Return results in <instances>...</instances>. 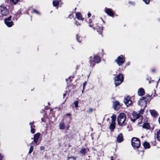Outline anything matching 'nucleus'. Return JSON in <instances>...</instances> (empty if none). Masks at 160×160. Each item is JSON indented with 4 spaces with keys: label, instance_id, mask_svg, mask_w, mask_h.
Masks as SVG:
<instances>
[{
    "label": "nucleus",
    "instance_id": "obj_19",
    "mask_svg": "<svg viewBox=\"0 0 160 160\" xmlns=\"http://www.w3.org/2000/svg\"><path fill=\"white\" fill-rule=\"evenodd\" d=\"M149 111L150 112V113L151 115L154 117H156L157 115V112H156L154 110H149Z\"/></svg>",
    "mask_w": 160,
    "mask_h": 160
},
{
    "label": "nucleus",
    "instance_id": "obj_46",
    "mask_svg": "<svg viewBox=\"0 0 160 160\" xmlns=\"http://www.w3.org/2000/svg\"><path fill=\"white\" fill-rule=\"evenodd\" d=\"M67 116H70L71 115V114L69 113H68L67 114Z\"/></svg>",
    "mask_w": 160,
    "mask_h": 160
},
{
    "label": "nucleus",
    "instance_id": "obj_24",
    "mask_svg": "<svg viewBox=\"0 0 160 160\" xmlns=\"http://www.w3.org/2000/svg\"><path fill=\"white\" fill-rule=\"evenodd\" d=\"M76 37L77 41L79 42H81L82 40V37L78 35H77Z\"/></svg>",
    "mask_w": 160,
    "mask_h": 160
},
{
    "label": "nucleus",
    "instance_id": "obj_31",
    "mask_svg": "<svg viewBox=\"0 0 160 160\" xmlns=\"http://www.w3.org/2000/svg\"><path fill=\"white\" fill-rule=\"evenodd\" d=\"M34 122H31L29 123V125L30 126L31 128H35V125H34Z\"/></svg>",
    "mask_w": 160,
    "mask_h": 160
},
{
    "label": "nucleus",
    "instance_id": "obj_43",
    "mask_svg": "<svg viewBox=\"0 0 160 160\" xmlns=\"http://www.w3.org/2000/svg\"><path fill=\"white\" fill-rule=\"evenodd\" d=\"M70 77H68V79H66V81H67L68 80H70V82H71V80H70Z\"/></svg>",
    "mask_w": 160,
    "mask_h": 160
},
{
    "label": "nucleus",
    "instance_id": "obj_35",
    "mask_svg": "<svg viewBox=\"0 0 160 160\" xmlns=\"http://www.w3.org/2000/svg\"><path fill=\"white\" fill-rule=\"evenodd\" d=\"M31 133H34L35 132V128H31Z\"/></svg>",
    "mask_w": 160,
    "mask_h": 160
},
{
    "label": "nucleus",
    "instance_id": "obj_13",
    "mask_svg": "<svg viewBox=\"0 0 160 160\" xmlns=\"http://www.w3.org/2000/svg\"><path fill=\"white\" fill-rule=\"evenodd\" d=\"M105 12L109 16L113 17L114 13L112 9L105 8Z\"/></svg>",
    "mask_w": 160,
    "mask_h": 160
},
{
    "label": "nucleus",
    "instance_id": "obj_41",
    "mask_svg": "<svg viewBox=\"0 0 160 160\" xmlns=\"http://www.w3.org/2000/svg\"><path fill=\"white\" fill-rule=\"evenodd\" d=\"M130 64V62H128L126 63V66H129Z\"/></svg>",
    "mask_w": 160,
    "mask_h": 160
},
{
    "label": "nucleus",
    "instance_id": "obj_34",
    "mask_svg": "<svg viewBox=\"0 0 160 160\" xmlns=\"http://www.w3.org/2000/svg\"><path fill=\"white\" fill-rule=\"evenodd\" d=\"M89 26L91 27H92L93 25V24L92 23L91 20H89Z\"/></svg>",
    "mask_w": 160,
    "mask_h": 160
},
{
    "label": "nucleus",
    "instance_id": "obj_27",
    "mask_svg": "<svg viewBox=\"0 0 160 160\" xmlns=\"http://www.w3.org/2000/svg\"><path fill=\"white\" fill-rule=\"evenodd\" d=\"M156 136L158 140L160 142V130L157 132Z\"/></svg>",
    "mask_w": 160,
    "mask_h": 160
},
{
    "label": "nucleus",
    "instance_id": "obj_37",
    "mask_svg": "<svg viewBox=\"0 0 160 160\" xmlns=\"http://www.w3.org/2000/svg\"><path fill=\"white\" fill-rule=\"evenodd\" d=\"M87 84V82H84L83 84V89H84L86 85V84Z\"/></svg>",
    "mask_w": 160,
    "mask_h": 160
},
{
    "label": "nucleus",
    "instance_id": "obj_3",
    "mask_svg": "<svg viewBox=\"0 0 160 160\" xmlns=\"http://www.w3.org/2000/svg\"><path fill=\"white\" fill-rule=\"evenodd\" d=\"M126 116L124 113H121L118 116V124L120 126L123 125L126 120Z\"/></svg>",
    "mask_w": 160,
    "mask_h": 160
},
{
    "label": "nucleus",
    "instance_id": "obj_29",
    "mask_svg": "<svg viewBox=\"0 0 160 160\" xmlns=\"http://www.w3.org/2000/svg\"><path fill=\"white\" fill-rule=\"evenodd\" d=\"M10 2L13 4H16L18 2L19 0H10Z\"/></svg>",
    "mask_w": 160,
    "mask_h": 160
},
{
    "label": "nucleus",
    "instance_id": "obj_1",
    "mask_svg": "<svg viewBox=\"0 0 160 160\" xmlns=\"http://www.w3.org/2000/svg\"><path fill=\"white\" fill-rule=\"evenodd\" d=\"M150 100V97L149 95L146 96V97H142L139 100H138V104L139 105L142 106V104H141V102L143 103V108L141 109L139 111V114H142L144 112V109L147 107V102Z\"/></svg>",
    "mask_w": 160,
    "mask_h": 160
},
{
    "label": "nucleus",
    "instance_id": "obj_39",
    "mask_svg": "<svg viewBox=\"0 0 160 160\" xmlns=\"http://www.w3.org/2000/svg\"><path fill=\"white\" fill-rule=\"evenodd\" d=\"M156 71V69L155 68H152L151 69V72L152 73H154Z\"/></svg>",
    "mask_w": 160,
    "mask_h": 160
},
{
    "label": "nucleus",
    "instance_id": "obj_45",
    "mask_svg": "<svg viewBox=\"0 0 160 160\" xmlns=\"http://www.w3.org/2000/svg\"><path fill=\"white\" fill-rule=\"evenodd\" d=\"M44 147H40V150H43L44 149Z\"/></svg>",
    "mask_w": 160,
    "mask_h": 160
},
{
    "label": "nucleus",
    "instance_id": "obj_40",
    "mask_svg": "<svg viewBox=\"0 0 160 160\" xmlns=\"http://www.w3.org/2000/svg\"><path fill=\"white\" fill-rule=\"evenodd\" d=\"M92 110H93V109L92 108H90L89 109L88 111V112H92Z\"/></svg>",
    "mask_w": 160,
    "mask_h": 160
},
{
    "label": "nucleus",
    "instance_id": "obj_5",
    "mask_svg": "<svg viewBox=\"0 0 160 160\" xmlns=\"http://www.w3.org/2000/svg\"><path fill=\"white\" fill-rule=\"evenodd\" d=\"M131 144L134 148H138L140 145V141L138 138L133 137L131 140Z\"/></svg>",
    "mask_w": 160,
    "mask_h": 160
},
{
    "label": "nucleus",
    "instance_id": "obj_2",
    "mask_svg": "<svg viewBox=\"0 0 160 160\" xmlns=\"http://www.w3.org/2000/svg\"><path fill=\"white\" fill-rule=\"evenodd\" d=\"M9 12V10L6 7L2 5L0 6V19L2 18V17L7 15Z\"/></svg>",
    "mask_w": 160,
    "mask_h": 160
},
{
    "label": "nucleus",
    "instance_id": "obj_52",
    "mask_svg": "<svg viewBox=\"0 0 160 160\" xmlns=\"http://www.w3.org/2000/svg\"><path fill=\"white\" fill-rule=\"evenodd\" d=\"M70 158H71V157H68V159H70Z\"/></svg>",
    "mask_w": 160,
    "mask_h": 160
},
{
    "label": "nucleus",
    "instance_id": "obj_44",
    "mask_svg": "<svg viewBox=\"0 0 160 160\" xmlns=\"http://www.w3.org/2000/svg\"><path fill=\"white\" fill-rule=\"evenodd\" d=\"M71 158H72V159H73L74 160H75L76 159V157H71Z\"/></svg>",
    "mask_w": 160,
    "mask_h": 160
},
{
    "label": "nucleus",
    "instance_id": "obj_10",
    "mask_svg": "<svg viewBox=\"0 0 160 160\" xmlns=\"http://www.w3.org/2000/svg\"><path fill=\"white\" fill-rule=\"evenodd\" d=\"M132 118H130L131 121L134 122L136 120L139 119L141 115L138 114L136 112H133L132 113Z\"/></svg>",
    "mask_w": 160,
    "mask_h": 160
},
{
    "label": "nucleus",
    "instance_id": "obj_55",
    "mask_svg": "<svg viewBox=\"0 0 160 160\" xmlns=\"http://www.w3.org/2000/svg\"><path fill=\"white\" fill-rule=\"evenodd\" d=\"M48 104L49 105H50V103H49V102H48Z\"/></svg>",
    "mask_w": 160,
    "mask_h": 160
},
{
    "label": "nucleus",
    "instance_id": "obj_8",
    "mask_svg": "<svg viewBox=\"0 0 160 160\" xmlns=\"http://www.w3.org/2000/svg\"><path fill=\"white\" fill-rule=\"evenodd\" d=\"M40 136V134L39 133H38L35 134L34 136L33 137V142L34 143H33V142H32L30 144H33L35 146L38 145L40 143V142H38V140Z\"/></svg>",
    "mask_w": 160,
    "mask_h": 160
},
{
    "label": "nucleus",
    "instance_id": "obj_33",
    "mask_svg": "<svg viewBox=\"0 0 160 160\" xmlns=\"http://www.w3.org/2000/svg\"><path fill=\"white\" fill-rule=\"evenodd\" d=\"M32 13H36V14L39 15L40 13L35 9H33L32 12Z\"/></svg>",
    "mask_w": 160,
    "mask_h": 160
},
{
    "label": "nucleus",
    "instance_id": "obj_28",
    "mask_svg": "<svg viewBox=\"0 0 160 160\" xmlns=\"http://www.w3.org/2000/svg\"><path fill=\"white\" fill-rule=\"evenodd\" d=\"M59 4V2L57 0H54L53 2V5L54 7H57Z\"/></svg>",
    "mask_w": 160,
    "mask_h": 160
},
{
    "label": "nucleus",
    "instance_id": "obj_15",
    "mask_svg": "<svg viewBox=\"0 0 160 160\" xmlns=\"http://www.w3.org/2000/svg\"><path fill=\"white\" fill-rule=\"evenodd\" d=\"M145 93L144 90L143 88H140L138 90V94L140 96H142L144 95Z\"/></svg>",
    "mask_w": 160,
    "mask_h": 160
},
{
    "label": "nucleus",
    "instance_id": "obj_47",
    "mask_svg": "<svg viewBox=\"0 0 160 160\" xmlns=\"http://www.w3.org/2000/svg\"><path fill=\"white\" fill-rule=\"evenodd\" d=\"M2 158V155L1 154H0V160H1V159Z\"/></svg>",
    "mask_w": 160,
    "mask_h": 160
},
{
    "label": "nucleus",
    "instance_id": "obj_14",
    "mask_svg": "<svg viewBox=\"0 0 160 160\" xmlns=\"http://www.w3.org/2000/svg\"><path fill=\"white\" fill-rule=\"evenodd\" d=\"M123 141V137L122 133H120L118 136L117 138V142L120 143Z\"/></svg>",
    "mask_w": 160,
    "mask_h": 160
},
{
    "label": "nucleus",
    "instance_id": "obj_17",
    "mask_svg": "<svg viewBox=\"0 0 160 160\" xmlns=\"http://www.w3.org/2000/svg\"><path fill=\"white\" fill-rule=\"evenodd\" d=\"M143 145L145 149L149 148L150 147L149 143L147 142H144L143 144Z\"/></svg>",
    "mask_w": 160,
    "mask_h": 160
},
{
    "label": "nucleus",
    "instance_id": "obj_26",
    "mask_svg": "<svg viewBox=\"0 0 160 160\" xmlns=\"http://www.w3.org/2000/svg\"><path fill=\"white\" fill-rule=\"evenodd\" d=\"M142 127L143 128L148 129H149V126L148 123H145L143 125Z\"/></svg>",
    "mask_w": 160,
    "mask_h": 160
},
{
    "label": "nucleus",
    "instance_id": "obj_4",
    "mask_svg": "<svg viewBox=\"0 0 160 160\" xmlns=\"http://www.w3.org/2000/svg\"><path fill=\"white\" fill-rule=\"evenodd\" d=\"M123 77L122 74H119L114 78V83L115 86L120 85L123 81Z\"/></svg>",
    "mask_w": 160,
    "mask_h": 160
},
{
    "label": "nucleus",
    "instance_id": "obj_42",
    "mask_svg": "<svg viewBox=\"0 0 160 160\" xmlns=\"http://www.w3.org/2000/svg\"><path fill=\"white\" fill-rule=\"evenodd\" d=\"M91 14L90 13L88 12V18H89L91 16Z\"/></svg>",
    "mask_w": 160,
    "mask_h": 160
},
{
    "label": "nucleus",
    "instance_id": "obj_54",
    "mask_svg": "<svg viewBox=\"0 0 160 160\" xmlns=\"http://www.w3.org/2000/svg\"><path fill=\"white\" fill-rule=\"evenodd\" d=\"M92 57L91 56L90 57V59H91V58Z\"/></svg>",
    "mask_w": 160,
    "mask_h": 160
},
{
    "label": "nucleus",
    "instance_id": "obj_21",
    "mask_svg": "<svg viewBox=\"0 0 160 160\" xmlns=\"http://www.w3.org/2000/svg\"><path fill=\"white\" fill-rule=\"evenodd\" d=\"M87 150V149L86 148H83L81 150V151H80V153L83 155H84L86 153Z\"/></svg>",
    "mask_w": 160,
    "mask_h": 160
},
{
    "label": "nucleus",
    "instance_id": "obj_50",
    "mask_svg": "<svg viewBox=\"0 0 160 160\" xmlns=\"http://www.w3.org/2000/svg\"><path fill=\"white\" fill-rule=\"evenodd\" d=\"M141 104H142V106H141V107H143V103L142 102H141Z\"/></svg>",
    "mask_w": 160,
    "mask_h": 160
},
{
    "label": "nucleus",
    "instance_id": "obj_38",
    "mask_svg": "<svg viewBox=\"0 0 160 160\" xmlns=\"http://www.w3.org/2000/svg\"><path fill=\"white\" fill-rule=\"evenodd\" d=\"M74 24L75 25H77V26H78V25H79V26L80 25V24H79V23H78V22H77V21H76L75 22Z\"/></svg>",
    "mask_w": 160,
    "mask_h": 160
},
{
    "label": "nucleus",
    "instance_id": "obj_49",
    "mask_svg": "<svg viewBox=\"0 0 160 160\" xmlns=\"http://www.w3.org/2000/svg\"><path fill=\"white\" fill-rule=\"evenodd\" d=\"M110 160H113V157H111Z\"/></svg>",
    "mask_w": 160,
    "mask_h": 160
},
{
    "label": "nucleus",
    "instance_id": "obj_6",
    "mask_svg": "<svg viewBox=\"0 0 160 160\" xmlns=\"http://www.w3.org/2000/svg\"><path fill=\"white\" fill-rule=\"evenodd\" d=\"M115 62L119 66H122L125 62L124 56L122 55H121L115 60Z\"/></svg>",
    "mask_w": 160,
    "mask_h": 160
},
{
    "label": "nucleus",
    "instance_id": "obj_32",
    "mask_svg": "<svg viewBox=\"0 0 160 160\" xmlns=\"http://www.w3.org/2000/svg\"><path fill=\"white\" fill-rule=\"evenodd\" d=\"M78 102L77 101H76L74 102V104L76 108H77L78 107Z\"/></svg>",
    "mask_w": 160,
    "mask_h": 160
},
{
    "label": "nucleus",
    "instance_id": "obj_11",
    "mask_svg": "<svg viewBox=\"0 0 160 160\" xmlns=\"http://www.w3.org/2000/svg\"><path fill=\"white\" fill-rule=\"evenodd\" d=\"M124 102L127 107L130 106L132 103V101L129 96L125 97Z\"/></svg>",
    "mask_w": 160,
    "mask_h": 160
},
{
    "label": "nucleus",
    "instance_id": "obj_18",
    "mask_svg": "<svg viewBox=\"0 0 160 160\" xmlns=\"http://www.w3.org/2000/svg\"><path fill=\"white\" fill-rule=\"evenodd\" d=\"M65 128V126L63 122H61L59 124V128L61 129H64Z\"/></svg>",
    "mask_w": 160,
    "mask_h": 160
},
{
    "label": "nucleus",
    "instance_id": "obj_23",
    "mask_svg": "<svg viewBox=\"0 0 160 160\" xmlns=\"http://www.w3.org/2000/svg\"><path fill=\"white\" fill-rule=\"evenodd\" d=\"M96 29L97 30V32L101 34L102 30V26L100 27H97Z\"/></svg>",
    "mask_w": 160,
    "mask_h": 160
},
{
    "label": "nucleus",
    "instance_id": "obj_22",
    "mask_svg": "<svg viewBox=\"0 0 160 160\" xmlns=\"http://www.w3.org/2000/svg\"><path fill=\"white\" fill-rule=\"evenodd\" d=\"M116 118V115L115 114H113L112 116V122L113 123L114 122H115Z\"/></svg>",
    "mask_w": 160,
    "mask_h": 160
},
{
    "label": "nucleus",
    "instance_id": "obj_51",
    "mask_svg": "<svg viewBox=\"0 0 160 160\" xmlns=\"http://www.w3.org/2000/svg\"><path fill=\"white\" fill-rule=\"evenodd\" d=\"M84 89H83H83H82V93H83V91H84Z\"/></svg>",
    "mask_w": 160,
    "mask_h": 160
},
{
    "label": "nucleus",
    "instance_id": "obj_25",
    "mask_svg": "<svg viewBox=\"0 0 160 160\" xmlns=\"http://www.w3.org/2000/svg\"><path fill=\"white\" fill-rule=\"evenodd\" d=\"M33 144H30L31 146L29 149V151L28 152V154H30L33 151L34 149V147L33 145H32Z\"/></svg>",
    "mask_w": 160,
    "mask_h": 160
},
{
    "label": "nucleus",
    "instance_id": "obj_12",
    "mask_svg": "<svg viewBox=\"0 0 160 160\" xmlns=\"http://www.w3.org/2000/svg\"><path fill=\"white\" fill-rule=\"evenodd\" d=\"M113 107L115 110H118L121 107L119 102L118 101H115L114 102H113Z\"/></svg>",
    "mask_w": 160,
    "mask_h": 160
},
{
    "label": "nucleus",
    "instance_id": "obj_56",
    "mask_svg": "<svg viewBox=\"0 0 160 160\" xmlns=\"http://www.w3.org/2000/svg\"><path fill=\"white\" fill-rule=\"evenodd\" d=\"M102 21H103V22L104 23V21L103 20H102Z\"/></svg>",
    "mask_w": 160,
    "mask_h": 160
},
{
    "label": "nucleus",
    "instance_id": "obj_30",
    "mask_svg": "<svg viewBox=\"0 0 160 160\" xmlns=\"http://www.w3.org/2000/svg\"><path fill=\"white\" fill-rule=\"evenodd\" d=\"M139 120H138V124H139L141 123L142 122V116L141 115L140 117L139 118Z\"/></svg>",
    "mask_w": 160,
    "mask_h": 160
},
{
    "label": "nucleus",
    "instance_id": "obj_58",
    "mask_svg": "<svg viewBox=\"0 0 160 160\" xmlns=\"http://www.w3.org/2000/svg\"><path fill=\"white\" fill-rule=\"evenodd\" d=\"M149 83H150V81H149Z\"/></svg>",
    "mask_w": 160,
    "mask_h": 160
},
{
    "label": "nucleus",
    "instance_id": "obj_9",
    "mask_svg": "<svg viewBox=\"0 0 160 160\" xmlns=\"http://www.w3.org/2000/svg\"><path fill=\"white\" fill-rule=\"evenodd\" d=\"M11 18L12 16H10L8 18L5 19L4 20L5 24L9 27H12L13 25V22L11 19Z\"/></svg>",
    "mask_w": 160,
    "mask_h": 160
},
{
    "label": "nucleus",
    "instance_id": "obj_59",
    "mask_svg": "<svg viewBox=\"0 0 160 160\" xmlns=\"http://www.w3.org/2000/svg\"><path fill=\"white\" fill-rule=\"evenodd\" d=\"M58 8L57 7V9H58Z\"/></svg>",
    "mask_w": 160,
    "mask_h": 160
},
{
    "label": "nucleus",
    "instance_id": "obj_48",
    "mask_svg": "<svg viewBox=\"0 0 160 160\" xmlns=\"http://www.w3.org/2000/svg\"><path fill=\"white\" fill-rule=\"evenodd\" d=\"M66 93H64L63 94V97L64 98L66 96Z\"/></svg>",
    "mask_w": 160,
    "mask_h": 160
},
{
    "label": "nucleus",
    "instance_id": "obj_16",
    "mask_svg": "<svg viewBox=\"0 0 160 160\" xmlns=\"http://www.w3.org/2000/svg\"><path fill=\"white\" fill-rule=\"evenodd\" d=\"M76 17L77 19L80 20H83V18L82 17V15L80 12H77L76 13Z\"/></svg>",
    "mask_w": 160,
    "mask_h": 160
},
{
    "label": "nucleus",
    "instance_id": "obj_20",
    "mask_svg": "<svg viewBox=\"0 0 160 160\" xmlns=\"http://www.w3.org/2000/svg\"><path fill=\"white\" fill-rule=\"evenodd\" d=\"M115 122L113 123L112 122L110 124L109 126V128L111 131H112L113 129L115 128Z\"/></svg>",
    "mask_w": 160,
    "mask_h": 160
},
{
    "label": "nucleus",
    "instance_id": "obj_53",
    "mask_svg": "<svg viewBox=\"0 0 160 160\" xmlns=\"http://www.w3.org/2000/svg\"><path fill=\"white\" fill-rule=\"evenodd\" d=\"M93 29H95V27H93Z\"/></svg>",
    "mask_w": 160,
    "mask_h": 160
},
{
    "label": "nucleus",
    "instance_id": "obj_36",
    "mask_svg": "<svg viewBox=\"0 0 160 160\" xmlns=\"http://www.w3.org/2000/svg\"><path fill=\"white\" fill-rule=\"evenodd\" d=\"M143 1L147 4H148L150 2V0H143Z\"/></svg>",
    "mask_w": 160,
    "mask_h": 160
},
{
    "label": "nucleus",
    "instance_id": "obj_7",
    "mask_svg": "<svg viewBox=\"0 0 160 160\" xmlns=\"http://www.w3.org/2000/svg\"><path fill=\"white\" fill-rule=\"evenodd\" d=\"M100 58L98 56L96 55L94 56L93 58V61L92 62L91 60L89 61L90 66L93 68L95 66V63H99L100 62Z\"/></svg>",
    "mask_w": 160,
    "mask_h": 160
},
{
    "label": "nucleus",
    "instance_id": "obj_60",
    "mask_svg": "<svg viewBox=\"0 0 160 160\" xmlns=\"http://www.w3.org/2000/svg\"><path fill=\"white\" fill-rule=\"evenodd\" d=\"M107 120H109V118H108V119H107Z\"/></svg>",
    "mask_w": 160,
    "mask_h": 160
},
{
    "label": "nucleus",
    "instance_id": "obj_57",
    "mask_svg": "<svg viewBox=\"0 0 160 160\" xmlns=\"http://www.w3.org/2000/svg\"><path fill=\"white\" fill-rule=\"evenodd\" d=\"M69 128V127L67 128V129H68Z\"/></svg>",
    "mask_w": 160,
    "mask_h": 160
}]
</instances>
